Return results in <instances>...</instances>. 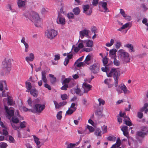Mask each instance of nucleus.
<instances>
[{"instance_id": "obj_1", "label": "nucleus", "mask_w": 148, "mask_h": 148, "mask_svg": "<svg viewBox=\"0 0 148 148\" xmlns=\"http://www.w3.org/2000/svg\"><path fill=\"white\" fill-rule=\"evenodd\" d=\"M23 15L34 22L36 26L40 27L41 26L42 21L39 18L38 14L36 12L33 11L30 13L27 12L24 14Z\"/></svg>"}, {"instance_id": "obj_2", "label": "nucleus", "mask_w": 148, "mask_h": 148, "mask_svg": "<svg viewBox=\"0 0 148 148\" xmlns=\"http://www.w3.org/2000/svg\"><path fill=\"white\" fill-rule=\"evenodd\" d=\"M120 72L117 69L112 68L109 73L107 74L108 77H113L114 80V84L115 87H117L118 84V79L120 75Z\"/></svg>"}, {"instance_id": "obj_3", "label": "nucleus", "mask_w": 148, "mask_h": 148, "mask_svg": "<svg viewBox=\"0 0 148 148\" xmlns=\"http://www.w3.org/2000/svg\"><path fill=\"white\" fill-rule=\"evenodd\" d=\"M119 57L124 63L129 62L130 61V58L129 53L124 50L121 49L118 51Z\"/></svg>"}, {"instance_id": "obj_4", "label": "nucleus", "mask_w": 148, "mask_h": 148, "mask_svg": "<svg viewBox=\"0 0 148 148\" xmlns=\"http://www.w3.org/2000/svg\"><path fill=\"white\" fill-rule=\"evenodd\" d=\"M3 70L5 73H8L11 70V60L9 58H5L2 62L1 65Z\"/></svg>"}, {"instance_id": "obj_5", "label": "nucleus", "mask_w": 148, "mask_h": 148, "mask_svg": "<svg viewBox=\"0 0 148 148\" xmlns=\"http://www.w3.org/2000/svg\"><path fill=\"white\" fill-rule=\"evenodd\" d=\"M57 34V31L53 29H48L45 32V36L51 40L54 38Z\"/></svg>"}, {"instance_id": "obj_6", "label": "nucleus", "mask_w": 148, "mask_h": 148, "mask_svg": "<svg viewBox=\"0 0 148 148\" xmlns=\"http://www.w3.org/2000/svg\"><path fill=\"white\" fill-rule=\"evenodd\" d=\"M45 107V106L44 104H36L34 106V109L32 110V112L34 113H40Z\"/></svg>"}, {"instance_id": "obj_7", "label": "nucleus", "mask_w": 148, "mask_h": 148, "mask_svg": "<svg viewBox=\"0 0 148 148\" xmlns=\"http://www.w3.org/2000/svg\"><path fill=\"white\" fill-rule=\"evenodd\" d=\"M100 65L98 63H95L89 67V69L94 73H96L99 71Z\"/></svg>"}, {"instance_id": "obj_8", "label": "nucleus", "mask_w": 148, "mask_h": 148, "mask_svg": "<svg viewBox=\"0 0 148 148\" xmlns=\"http://www.w3.org/2000/svg\"><path fill=\"white\" fill-rule=\"evenodd\" d=\"M5 108L8 114L7 117L8 119H10V118L14 115V109L12 107H10L8 109V107L6 106L5 107Z\"/></svg>"}, {"instance_id": "obj_9", "label": "nucleus", "mask_w": 148, "mask_h": 148, "mask_svg": "<svg viewBox=\"0 0 148 148\" xmlns=\"http://www.w3.org/2000/svg\"><path fill=\"white\" fill-rule=\"evenodd\" d=\"M146 135V132L142 131H138L136 134V138L139 141H141Z\"/></svg>"}, {"instance_id": "obj_10", "label": "nucleus", "mask_w": 148, "mask_h": 148, "mask_svg": "<svg viewBox=\"0 0 148 148\" xmlns=\"http://www.w3.org/2000/svg\"><path fill=\"white\" fill-rule=\"evenodd\" d=\"M81 40L80 39H79L78 40L79 43L77 47H74V45L73 46L72 49L74 48V51L75 52H78L80 49L84 47V42L81 41Z\"/></svg>"}, {"instance_id": "obj_11", "label": "nucleus", "mask_w": 148, "mask_h": 148, "mask_svg": "<svg viewBox=\"0 0 148 148\" xmlns=\"http://www.w3.org/2000/svg\"><path fill=\"white\" fill-rule=\"evenodd\" d=\"M77 109L75 103H72L71 106V107L69 108L68 110L66 112V114L70 115L72 114Z\"/></svg>"}, {"instance_id": "obj_12", "label": "nucleus", "mask_w": 148, "mask_h": 148, "mask_svg": "<svg viewBox=\"0 0 148 148\" xmlns=\"http://www.w3.org/2000/svg\"><path fill=\"white\" fill-rule=\"evenodd\" d=\"M57 23L61 25H64L65 23V18L60 14H59L57 19Z\"/></svg>"}, {"instance_id": "obj_13", "label": "nucleus", "mask_w": 148, "mask_h": 148, "mask_svg": "<svg viewBox=\"0 0 148 148\" xmlns=\"http://www.w3.org/2000/svg\"><path fill=\"white\" fill-rule=\"evenodd\" d=\"M92 86L88 84L84 83L83 84L82 87L84 89V92L87 93L91 90Z\"/></svg>"}, {"instance_id": "obj_14", "label": "nucleus", "mask_w": 148, "mask_h": 148, "mask_svg": "<svg viewBox=\"0 0 148 148\" xmlns=\"http://www.w3.org/2000/svg\"><path fill=\"white\" fill-rule=\"evenodd\" d=\"M89 5H84L83 7L84 10V12L87 15H90L92 12L91 9L89 8Z\"/></svg>"}, {"instance_id": "obj_15", "label": "nucleus", "mask_w": 148, "mask_h": 148, "mask_svg": "<svg viewBox=\"0 0 148 148\" xmlns=\"http://www.w3.org/2000/svg\"><path fill=\"white\" fill-rule=\"evenodd\" d=\"M128 141L129 145L130 147L127 148H136L138 146L137 143L134 141L133 140L130 142V138H128Z\"/></svg>"}, {"instance_id": "obj_16", "label": "nucleus", "mask_w": 148, "mask_h": 148, "mask_svg": "<svg viewBox=\"0 0 148 148\" xmlns=\"http://www.w3.org/2000/svg\"><path fill=\"white\" fill-rule=\"evenodd\" d=\"M89 31L88 30L84 29L79 32L80 37L81 39H83L84 36L87 37L88 35Z\"/></svg>"}, {"instance_id": "obj_17", "label": "nucleus", "mask_w": 148, "mask_h": 148, "mask_svg": "<svg viewBox=\"0 0 148 148\" xmlns=\"http://www.w3.org/2000/svg\"><path fill=\"white\" fill-rule=\"evenodd\" d=\"M16 114L17 115L18 118L16 117L15 116H14L12 118V121L14 123H17L19 122V120L21 119L20 118V116L19 114L18 111L17 110L16 111Z\"/></svg>"}, {"instance_id": "obj_18", "label": "nucleus", "mask_w": 148, "mask_h": 148, "mask_svg": "<svg viewBox=\"0 0 148 148\" xmlns=\"http://www.w3.org/2000/svg\"><path fill=\"white\" fill-rule=\"evenodd\" d=\"M73 90L76 94L79 96H81L84 93V92L82 91L80 89L78 88H74L71 90V92L73 94Z\"/></svg>"}, {"instance_id": "obj_19", "label": "nucleus", "mask_w": 148, "mask_h": 148, "mask_svg": "<svg viewBox=\"0 0 148 148\" xmlns=\"http://www.w3.org/2000/svg\"><path fill=\"white\" fill-rule=\"evenodd\" d=\"M107 6V3L106 2L100 1L99 3V8L101 7L104 10V12H106L108 10Z\"/></svg>"}, {"instance_id": "obj_20", "label": "nucleus", "mask_w": 148, "mask_h": 148, "mask_svg": "<svg viewBox=\"0 0 148 148\" xmlns=\"http://www.w3.org/2000/svg\"><path fill=\"white\" fill-rule=\"evenodd\" d=\"M121 130L123 131V134L128 138V127L126 126H124L121 127Z\"/></svg>"}, {"instance_id": "obj_21", "label": "nucleus", "mask_w": 148, "mask_h": 148, "mask_svg": "<svg viewBox=\"0 0 148 148\" xmlns=\"http://www.w3.org/2000/svg\"><path fill=\"white\" fill-rule=\"evenodd\" d=\"M81 41L84 42V44L85 43L87 47H92L93 46V42L90 40H81Z\"/></svg>"}, {"instance_id": "obj_22", "label": "nucleus", "mask_w": 148, "mask_h": 148, "mask_svg": "<svg viewBox=\"0 0 148 148\" xmlns=\"http://www.w3.org/2000/svg\"><path fill=\"white\" fill-rule=\"evenodd\" d=\"M61 8L60 9V12L62 13H64L68 10V7L67 5L63 3L61 4Z\"/></svg>"}, {"instance_id": "obj_23", "label": "nucleus", "mask_w": 148, "mask_h": 148, "mask_svg": "<svg viewBox=\"0 0 148 148\" xmlns=\"http://www.w3.org/2000/svg\"><path fill=\"white\" fill-rule=\"evenodd\" d=\"M17 4L18 7L21 8L25 5L27 0H17Z\"/></svg>"}, {"instance_id": "obj_24", "label": "nucleus", "mask_w": 148, "mask_h": 148, "mask_svg": "<svg viewBox=\"0 0 148 148\" xmlns=\"http://www.w3.org/2000/svg\"><path fill=\"white\" fill-rule=\"evenodd\" d=\"M117 50L115 49L110 50V51L109 56L112 58H115L116 57V53Z\"/></svg>"}, {"instance_id": "obj_25", "label": "nucleus", "mask_w": 148, "mask_h": 148, "mask_svg": "<svg viewBox=\"0 0 148 148\" xmlns=\"http://www.w3.org/2000/svg\"><path fill=\"white\" fill-rule=\"evenodd\" d=\"M5 85V81H0V90L2 91V96L3 97H5L6 95L5 94H4L3 92V87H4V85Z\"/></svg>"}, {"instance_id": "obj_26", "label": "nucleus", "mask_w": 148, "mask_h": 148, "mask_svg": "<svg viewBox=\"0 0 148 148\" xmlns=\"http://www.w3.org/2000/svg\"><path fill=\"white\" fill-rule=\"evenodd\" d=\"M34 54L33 53H31L29 54V56L26 57L25 59L26 61L27 62H29L32 61L34 60Z\"/></svg>"}, {"instance_id": "obj_27", "label": "nucleus", "mask_w": 148, "mask_h": 148, "mask_svg": "<svg viewBox=\"0 0 148 148\" xmlns=\"http://www.w3.org/2000/svg\"><path fill=\"white\" fill-rule=\"evenodd\" d=\"M46 72L45 71H42L41 72L42 79L45 83H47V80L46 77Z\"/></svg>"}, {"instance_id": "obj_28", "label": "nucleus", "mask_w": 148, "mask_h": 148, "mask_svg": "<svg viewBox=\"0 0 148 148\" xmlns=\"http://www.w3.org/2000/svg\"><path fill=\"white\" fill-rule=\"evenodd\" d=\"M32 136L34 142L36 143L37 145L38 146V148H40V142L39 141V138L36 137L35 135H33Z\"/></svg>"}, {"instance_id": "obj_29", "label": "nucleus", "mask_w": 148, "mask_h": 148, "mask_svg": "<svg viewBox=\"0 0 148 148\" xmlns=\"http://www.w3.org/2000/svg\"><path fill=\"white\" fill-rule=\"evenodd\" d=\"M124 121L125 123L127 125L131 126L132 125V123L129 117L127 116L124 117Z\"/></svg>"}, {"instance_id": "obj_30", "label": "nucleus", "mask_w": 148, "mask_h": 148, "mask_svg": "<svg viewBox=\"0 0 148 148\" xmlns=\"http://www.w3.org/2000/svg\"><path fill=\"white\" fill-rule=\"evenodd\" d=\"M102 134V132L100 129L97 128L95 130L94 134L97 137L101 136Z\"/></svg>"}, {"instance_id": "obj_31", "label": "nucleus", "mask_w": 148, "mask_h": 148, "mask_svg": "<svg viewBox=\"0 0 148 148\" xmlns=\"http://www.w3.org/2000/svg\"><path fill=\"white\" fill-rule=\"evenodd\" d=\"M124 47L129 49V51L130 52H132L134 51V47L133 45L131 44H127L124 45Z\"/></svg>"}, {"instance_id": "obj_32", "label": "nucleus", "mask_w": 148, "mask_h": 148, "mask_svg": "<svg viewBox=\"0 0 148 148\" xmlns=\"http://www.w3.org/2000/svg\"><path fill=\"white\" fill-rule=\"evenodd\" d=\"M8 105H13L14 104V102L12 100V98L8 96Z\"/></svg>"}, {"instance_id": "obj_33", "label": "nucleus", "mask_w": 148, "mask_h": 148, "mask_svg": "<svg viewBox=\"0 0 148 148\" xmlns=\"http://www.w3.org/2000/svg\"><path fill=\"white\" fill-rule=\"evenodd\" d=\"M91 59V55H88L86 57V59L84 61L85 64H89L90 63V61Z\"/></svg>"}, {"instance_id": "obj_34", "label": "nucleus", "mask_w": 148, "mask_h": 148, "mask_svg": "<svg viewBox=\"0 0 148 148\" xmlns=\"http://www.w3.org/2000/svg\"><path fill=\"white\" fill-rule=\"evenodd\" d=\"M25 84L26 88H27L26 91L29 92L32 88L31 83L29 82H26Z\"/></svg>"}, {"instance_id": "obj_35", "label": "nucleus", "mask_w": 148, "mask_h": 148, "mask_svg": "<svg viewBox=\"0 0 148 148\" xmlns=\"http://www.w3.org/2000/svg\"><path fill=\"white\" fill-rule=\"evenodd\" d=\"M115 42L114 39H111L110 42H107L106 43V46L107 47H110L113 45Z\"/></svg>"}, {"instance_id": "obj_36", "label": "nucleus", "mask_w": 148, "mask_h": 148, "mask_svg": "<svg viewBox=\"0 0 148 148\" xmlns=\"http://www.w3.org/2000/svg\"><path fill=\"white\" fill-rule=\"evenodd\" d=\"M38 91L35 89H32L30 91V94L34 97H37V96Z\"/></svg>"}, {"instance_id": "obj_37", "label": "nucleus", "mask_w": 148, "mask_h": 148, "mask_svg": "<svg viewBox=\"0 0 148 148\" xmlns=\"http://www.w3.org/2000/svg\"><path fill=\"white\" fill-rule=\"evenodd\" d=\"M85 65L84 62H78L77 64H75V62L74 64V66L76 67H79L82 66H84Z\"/></svg>"}, {"instance_id": "obj_38", "label": "nucleus", "mask_w": 148, "mask_h": 148, "mask_svg": "<svg viewBox=\"0 0 148 148\" xmlns=\"http://www.w3.org/2000/svg\"><path fill=\"white\" fill-rule=\"evenodd\" d=\"M130 24L129 23H127L123 25L120 28L118 29V31H121L122 30L125 29L128 27Z\"/></svg>"}, {"instance_id": "obj_39", "label": "nucleus", "mask_w": 148, "mask_h": 148, "mask_svg": "<svg viewBox=\"0 0 148 148\" xmlns=\"http://www.w3.org/2000/svg\"><path fill=\"white\" fill-rule=\"evenodd\" d=\"M73 11L74 14L76 15L79 14L80 12V10L78 7H76L74 8Z\"/></svg>"}, {"instance_id": "obj_40", "label": "nucleus", "mask_w": 148, "mask_h": 148, "mask_svg": "<svg viewBox=\"0 0 148 148\" xmlns=\"http://www.w3.org/2000/svg\"><path fill=\"white\" fill-rule=\"evenodd\" d=\"M86 129H88L89 132L91 133L95 131V129L93 127L88 125H87Z\"/></svg>"}, {"instance_id": "obj_41", "label": "nucleus", "mask_w": 148, "mask_h": 148, "mask_svg": "<svg viewBox=\"0 0 148 148\" xmlns=\"http://www.w3.org/2000/svg\"><path fill=\"white\" fill-rule=\"evenodd\" d=\"M53 102L54 104L55 108L56 109L59 108L60 107L62 106L61 103L60 102L58 103L56 101H54Z\"/></svg>"}, {"instance_id": "obj_42", "label": "nucleus", "mask_w": 148, "mask_h": 148, "mask_svg": "<svg viewBox=\"0 0 148 148\" xmlns=\"http://www.w3.org/2000/svg\"><path fill=\"white\" fill-rule=\"evenodd\" d=\"M67 16L69 19H73L74 18V15L72 12H70L67 14Z\"/></svg>"}, {"instance_id": "obj_43", "label": "nucleus", "mask_w": 148, "mask_h": 148, "mask_svg": "<svg viewBox=\"0 0 148 148\" xmlns=\"http://www.w3.org/2000/svg\"><path fill=\"white\" fill-rule=\"evenodd\" d=\"M114 64L116 66H119L120 64V62L117 60V59L115 58H114Z\"/></svg>"}, {"instance_id": "obj_44", "label": "nucleus", "mask_w": 148, "mask_h": 148, "mask_svg": "<svg viewBox=\"0 0 148 148\" xmlns=\"http://www.w3.org/2000/svg\"><path fill=\"white\" fill-rule=\"evenodd\" d=\"M148 107V104L147 103H145L144 106L140 108V111L142 112L145 111V109L147 108Z\"/></svg>"}, {"instance_id": "obj_45", "label": "nucleus", "mask_w": 148, "mask_h": 148, "mask_svg": "<svg viewBox=\"0 0 148 148\" xmlns=\"http://www.w3.org/2000/svg\"><path fill=\"white\" fill-rule=\"evenodd\" d=\"M98 101L99 102V106H101V105H103L105 104V102L104 101L101 99H99Z\"/></svg>"}, {"instance_id": "obj_46", "label": "nucleus", "mask_w": 148, "mask_h": 148, "mask_svg": "<svg viewBox=\"0 0 148 148\" xmlns=\"http://www.w3.org/2000/svg\"><path fill=\"white\" fill-rule=\"evenodd\" d=\"M7 146V145L6 143L3 142L0 143V147L1 148H5Z\"/></svg>"}, {"instance_id": "obj_47", "label": "nucleus", "mask_w": 148, "mask_h": 148, "mask_svg": "<svg viewBox=\"0 0 148 148\" xmlns=\"http://www.w3.org/2000/svg\"><path fill=\"white\" fill-rule=\"evenodd\" d=\"M108 139L110 141H115L116 140V138L114 136H110L108 137Z\"/></svg>"}, {"instance_id": "obj_48", "label": "nucleus", "mask_w": 148, "mask_h": 148, "mask_svg": "<svg viewBox=\"0 0 148 148\" xmlns=\"http://www.w3.org/2000/svg\"><path fill=\"white\" fill-rule=\"evenodd\" d=\"M62 113L61 111H60L58 113L56 116L58 119L59 120L61 119L62 118Z\"/></svg>"}, {"instance_id": "obj_49", "label": "nucleus", "mask_w": 148, "mask_h": 148, "mask_svg": "<svg viewBox=\"0 0 148 148\" xmlns=\"http://www.w3.org/2000/svg\"><path fill=\"white\" fill-rule=\"evenodd\" d=\"M122 90L124 94H126L127 92H128L129 93L130 92L128 91L127 89L126 86L124 84H123V88L122 89Z\"/></svg>"}, {"instance_id": "obj_50", "label": "nucleus", "mask_w": 148, "mask_h": 148, "mask_svg": "<svg viewBox=\"0 0 148 148\" xmlns=\"http://www.w3.org/2000/svg\"><path fill=\"white\" fill-rule=\"evenodd\" d=\"M115 46L116 48L118 49L121 46V43L120 42H118L115 44Z\"/></svg>"}, {"instance_id": "obj_51", "label": "nucleus", "mask_w": 148, "mask_h": 148, "mask_svg": "<svg viewBox=\"0 0 148 148\" xmlns=\"http://www.w3.org/2000/svg\"><path fill=\"white\" fill-rule=\"evenodd\" d=\"M26 125V123L25 121L21 122L20 124V127L21 128H24L25 127Z\"/></svg>"}, {"instance_id": "obj_52", "label": "nucleus", "mask_w": 148, "mask_h": 148, "mask_svg": "<svg viewBox=\"0 0 148 148\" xmlns=\"http://www.w3.org/2000/svg\"><path fill=\"white\" fill-rule=\"evenodd\" d=\"M101 70L103 71L106 72L107 75V74H109V73H108V68L107 66H105L104 67H102L101 68Z\"/></svg>"}, {"instance_id": "obj_53", "label": "nucleus", "mask_w": 148, "mask_h": 148, "mask_svg": "<svg viewBox=\"0 0 148 148\" xmlns=\"http://www.w3.org/2000/svg\"><path fill=\"white\" fill-rule=\"evenodd\" d=\"M102 134L106 133L107 132V127L106 126L104 125L102 127Z\"/></svg>"}, {"instance_id": "obj_54", "label": "nucleus", "mask_w": 148, "mask_h": 148, "mask_svg": "<svg viewBox=\"0 0 148 148\" xmlns=\"http://www.w3.org/2000/svg\"><path fill=\"white\" fill-rule=\"evenodd\" d=\"M11 125L12 127L16 130H18L20 128L19 126L16 125L14 124L11 123Z\"/></svg>"}, {"instance_id": "obj_55", "label": "nucleus", "mask_w": 148, "mask_h": 148, "mask_svg": "<svg viewBox=\"0 0 148 148\" xmlns=\"http://www.w3.org/2000/svg\"><path fill=\"white\" fill-rule=\"evenodd\" d=\"M120 13L122 15L123 17H124L126 15L124 10L122 9H120Z\"/></svg>"}, {"instance_id": "obj_56", "label": "nucleus", "mask_w": 148, "mask_h": 148, "mask_svg": "<svg viewBox=\"0 0 148 148\" xmlns=\"http://www.w3.org/2000/svg\"><path fill=\"white\" fill-rule=\"evenodd\" d=\"M103 62L104 65L106 64L108 62V59L106 57H104L103 59Z\"/></svg>"}, {"instance_id": "obj_57", "label": "nucleus", "mask_w": 148, "mask_h": 148, "mask_svg": "<svg viewBox=\"0 0 148 148\" xmlns=\"http://www.w3.org/2000/svg\"><path fill=\"white\" fill-rule=\"evenodd\" d=\"M95 114L96 115L99 116H101L102 114V111L101 110L97 111L95 112Z\"/></svg>"}, {"instance_id": "obj_58", "label": "nucleus", "mask_w": 148, "mask_h": 148, "mask_svg": "<svg viewBox=\"0 0 148 148\" xmlns=\"http://www.w3.org/2000/svg\"><path fill=\"white\" fill-rule=\"evenodd\" d=\"M99 0H92V4L94 6H96L98 4Z\"/></svg>"}, {"instance_id": "obj_59", "label": "nucleus", "mask_w": 148, "mask_h": 148, "mask_svg": "<svg viewBox=\"0 0 148 148\" xmlns=\"http://www.w3.org/2000/svg\"><path fill=\"white\" fill-rule=\"evenodd\" d=\"M9 141L10 143H14L15 141L14 138L12 136L9 137Z\"/></svg>"}, {"instance_id": "obj_60", "label": "nucleus", "mask_w": 148, "mask_h": 148, "mask_svg": "<svg viewBox=\"0 0 148 148\" xmlns=\"http://www.w3.org/2000/svg\"><path fill=\"white\" fill-rule=\"evenodd\" d=\"M25 47V52H27L28 51L29 45L27 43H26L24 44Z\"/></svg>"}, {"instance_id": "obj_61", "label": "nucleus", "mask_w": 148, "mask_h": 148, "mask_svg": "<svg viewBox=\"0 0 148 148\" xmlns=\"http://www.w3.org/2000/svg\"><path fill=\"white\" fill-rule=\"evenodd\" d=\"M67 97V95L66 94H64L61 95V97L63 100L66 99Z\"/></svg>"}, {"instance_id": "obj_62", "label": "nucleus", "mask_w": 148, "mask_h": 148, "mask_svg": "<svg viewBox=\"0 0 148 148\" xmlns=\"http://www.w3.org/2000/svg\"><path fill=\"white\" fill-rule=\"evenodd\" d=\"M8 133L7 130V127L6 128H4L3 129V135L6 136L8 134Z\"/></svg>"}, {"instance_id": "obj_63", "label": "nucleus", "mask_w": 148, "mask_h": 148, "mask_svg": "<svg viewBox=\"0 0 148 148\" xmlns=\"http://www.w3.org/2000/svg\"><path fill=\"white\" fill-rule=\"evenodd\" d=\"M68 87V86L67 84H65L61 88V89L63 90H66L67 88Z\"/></svg>"}, {"instance_id": "obj_64", "label": "nucleus", "mask_w": 148, "mask_h": 148, "mask_svg": "<svg viewBox=\"0 0 148 148\" xmlns=\"http://www.w3.org/2000/svg\"><path fill=\"white\" fill-rule=\"evenodd\" d=\"M75 145V144L70 143L67 145V148H73Z\"/></svg>"}]
</instances>
